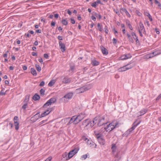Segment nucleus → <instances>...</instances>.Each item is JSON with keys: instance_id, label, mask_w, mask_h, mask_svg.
Masks as SVG:
<instances>
[{"instance_id": "7", "label": "nucleus", "mask_w": 161, "mask_h": 161, "mask_svg": "<svg viewBox=\"0 0 161 161\" xmlns=\"http://www.w3.org/2000/svg\"><path fill=\"white\" fill-rule=\"evenodd\" d=\"M132 67V66L129 65V64H127L123 67L119 68L118 70L119 72H124L131 69Z\"/></svg>"}, {"instance_id": "4", "label": "nucleus", "mask_w": 161, "mask_h": 161, "mask_svg": "<svg viewBox=\"0 0 161 161\" xmlns=\"http://www.w3.org/2000/svg\"><path fill=\"white\" fill-rule=\"evenodd\" d=\"M86 116L85 114L83 113H81L77 116H74L75 124L79 123L86 117Z\"/></svg>"}, {"instance_id": "23", "label": "nucleus", "mask_w": 161, "mask_h": 161, "mask_svg": "<svg viewBox=\"0 0 161 161\" xmlns=\"http://www.w3.org/2000/svg\"><path fill=\"white\" fill-rule=\"evenodd\" d=\"M62 157L64 160H67L70 158H69L68 154L67 153H63L62 155Z\"/></svg>"}, {"instance_id": "51", "label": "nucleus", "mask_w": 161, "mask_h": 161, "mask_svg": "<svg viewBox=\"0 0 161 161\" xmlns=\"http://www.w3.org/2000/svg\"><path fill=\"white\" fill-rule=\"evenodd\" d=\"M128 26L129 27V28L131 30H133V28L131 24H129L128 25Z\"/></svg>"}, {"instance_id": "16", "label": "nucleus", "mask_w": 161, "mask_h": 161, "mask_svg": "<svg viewBox=\"0 0 161 161\" xmlns=\"http://www.w3.org/2000/svg\"><path fill=\"white\" fill-rule=\"evenodd\" d=\"M96 121L95 120V118L94 119V120L93 121H90V120L89 119V122H88V128L92 127L93 126L94 124H96Z\"/></svg>"}, {"instance_id": "53", "label": "nucleus", "mask_w": 161, "mask_h": 161, "mask_svg": "<svg viewBox=\"0 0 161 161\" xmlns=\"http://www.w3.org/2000/svg\"><path fill=\"white\" fill-rule=\"evenodd\" d=\"M45 84V82L44 81H42L39 84L40 86H43Z\"/></svg>"}, {"instance_id": "36", "label": "nucleus", "mask_w": 161, "mask_h": 161, "mask_svg": "<svg viewBox=\"0 0 161 161\" xmlns=\"http://www.w3.org/2000/svg\"><path fill=\"white\" fill-rule=\"evenodd\" d=\"M95 15L96 16L97 18H98L99 19H101L102 17L100 14H97L96 13H95Z\"/></svg>"}, {"instance_id": "31", "label": "nucleus", "mask_w": 161, "mask_h": 161, "mask_svg": "<svg viewBox=\"0 0 161 161\" xmlns=\"http://www.w3.org/2000/svg\"><path fill=\"white\" fill-rule=\"evenodd\" d=\"M55 80H51L48 84V85L49 86H52L55 83Z\"/></svg>"}, {"instance_id": "52", "label": "nucleus", "mask_w": 161, "mask_h": 161, "mask_svg": "<svg viewBox=\"0 0 161 161\" xmlns=\"http://www.w3.org/2000/svg\"><path fill=\"white\" fill-rule=\"evenodd\" d=\"M138 31V32L139 33L140 36L141 37H142L143 36L142 33H145V32H142V31Z\"/></svg>"}, {"instance_id": "35", "label": "nucleus", "mask_w": 161, "mask_h": 161, "mask_svg": "<svg viewBox=\"0 0 161 161\" xmlns=\"http://www.w3.org/2000/svg\"><path fill=\"white\" fill-rule=\"evenodd\" d=\"M132 131L133 130H132L130 128L126 132L125 134V135H127V136H128L130 134Z\"/></svg>"}, {"instance_id": "22", "label": "nucleus", "mask_w": 161, "mask_h": 161, "mask_svg": "<svg viewBox=\"0 0 161 161\" xmlns=\"http://www.w3.org/2000/svg\"><path fill=\"white\" fill-rule=\"evenodd\" d=\"M89 122V119H86L84 120L82 122V125L85 127L88 128Z\"/></svg>"}, {"instance_id": "15", "label": "nucleus", "mask_w": 161, "mask_h": 161, "mask_svg": "<svg viewBox=\"0 0 161 161\" xmlns=\"http://www.w3.org/2000/svg\"><path fill=\"white\" fill-rule=\"evenodd\" d=\"M151 54L152 57L155 56L157 55H159L161 54V53H159V49H156L154 50V51L150 53Z\"/></svg>"}, {"instance_id": "21", "label": "nucleus", "mask_w": 161, "mask_h": 161, "mask_svg": "<svg viewBox=\"0 0 161 161\" xmlns=\"http://www.w3.org/2000/svg\"><path fill=\"white\" fill-rule=\"evenodd\" d=\"M40 96L37 93H36L32 97V99L35 101L39 100L40 99Z\"/></svg>"}, {"instance_id": "40", "label": "nucleus", "mask_w": 161, "mask_h": 161, "mask_svg": "<svg viewBox=\"0 0 161 161\" xmlns=\"http://www.w3.org/2000/svg\"><path fill=\"white\" fill-rule=\"evenodd\" d=\"M63 24L64 25H67L68 24L67 21L65 19H63L62 21Z\"/></svg>"}, {"instance_id": "61", "label": "nucleus", "mask_w": 161, "mask_h": 161, "mask_svg": "<svg viewBox=\"0 0 161 161\" xmlns=\"http://www.w3.org/2000/svg\"><path fill=\"white\" fill-rule=\"evenodd\" d=\"M108 30L107 28V26H106L105 28V32L106 33L108 34Z\"/></svg>"}, {"instance_id": "29", "label": "nucleus", "mask_w": 161, "mask_h": 161, "mask_svg": "<svg viewBox=\"0 0 161 161\" xmlns=\"http://www.w3.org/2000/svg\"><path fill=\"white\" fill-rule=\"evenodd\" d=\"M15 129L16 130H18L19 129V123L18 122H14Z\"/></svg>"}, {"instance_id": "58", "label": "nucleus", "mask_w": 161, "mask_h": 161, "mask_svg": "<svg viewBox=\"0 0 161 161\" xmlns=\"http://www.w3.org/2000/svg\"><path fill=\"white\" fill-rule=\"evenodd\" d=\"M47 120H42V121H41L40 123H39V124L40 125H42V124L45 123V122H47Z\"/></svg>"}, {"instance_id": "50", "label": "nucleus", "mask_w": 161, "mask_h": 161, "mask_svg": "<svg viewBox=\"0 0 161 161\" xmlns=\"http://www.w3.org/2000/svg\"><path fill=\"white\" fill-rule=\"evenodd\" d=\"M125 13L126 14V15L128 17H129V18H130V17L131 16H130V14L129 13V12H128L127 11Z\"/></svg>"}, {"instance_id": "19", "label": "nucleus", "mask_w": 161, "mask_h": 161, "mask_svg": "<svg viewBox=\"0 0 161 161\" xmlns=\"http://www.w3.org/2000/svg\"><path fill=\"white\" fill-rule=\"evenodd\" d=\"M73 94L72 93H69L65 95L64 97V98L66 99L69 100L73 96Z\"/></svg>"}, {"instance_id": "55", "label": "nucleus", "mask_w": 161, "mask_h": 161, "mask_svg": "<svg viewBox=\"0 0 161 161\" xmlns=\"http://www.w3.org/2000/svg\"><path fill=\"white\" fill-rule=\"evenodd\" d=\"M5 94H6L5 92H4V91L3 90H2L1 91V92H0L1 95H4Z\"/></svg>"}, {"instance_id": "30", "label": "nucleus", "mask_w": 161, "mask_h": 161, "mask_svg": "<svg viewBox=\"0 0 161 161\" xmlns=\"http://www.w3.org/2000/svg\"><path fill=\"white\" fill-rule=\"evenodd\" d=\"M144 58L148 59L152 58V57L151 54L150 53L147 54L144 56Z\"/></svg>"}, {"instance_id": "10", "label": "nucleus", "mask_w": 161, "mask_h": 161, "mask_svg": "<svg viewBox=\"0 0 161 161\" xmlns=\"http://www.w3.org/2000/svg\"><path fill=\"white\" fill-rule=\"evenodd\" d=\"M95 135L97 136V137L98 139L99 142L102 145H104V140L103 139H102L101 136V134L99 133H96L95 131Z\"/></svg>"}, {"instance_id": "44", "label": "nucleus", "mask_w": 161, "mask_h": 161, "mask_svg": "<svg viewBox=\"0 0 161 161\" xmlns=\"http://www.w3.org/2000/svg\"><path fill=\"white\" fill-rule=\"evenodd\" d=\"M82 139L83 140L86 141L87 142V141H88V140H89L88 138H87V137L85 136H83L82 137Z\"/></svg>"}, {"instance_id": "13", "label": "nucleus", "mask_w": 161, "mask_h": 161, "mask_svg": "<svg viewBox=\"0 0 161 161\" xmlns=\"http://www.w3.org/2000/svg\"><path fill=\"white\" fill-rule=\"evenodd\" d=\"M86 142L87 144L92 147L96 148V145L91 140H88Z\"/></svg>"}, {"instance_id": "11", "label": "nucleus", "mask_w": 161, "mask_h": 161, "mask_svg": "<svg viewBox=\"0 0 161 161\" xmlns=\"http://www.w3.org/2000/svg\"><path fill=\"white\" fill-rule=\"evenodd\" d=\"M132 57L130 53H128L126 54H124L122 55L119 58V59L121 60H124L130 58Z\"/></svg>"}, {"instance_id": "64", "label": "nucleus", "mask_w": 161, "mask_h": 161, "mask_svg": "<svg viewBox=\"0 0 161 161\" xmlns=\"http://www.w3.org/2000/svg\"><path fill=\"white\" fill-rule=\"evenodd\" d=\"M97 4H103L101 3V2L99 0H97L96 1Z\"/></svg>"}, {"instance_id": "49", "label": "nucleus", "mask_w": 161, "mask_h": 161, "mask_svg": "<svg viewBox=\"0 0 161 161\" xmlns=\"http://www.w3.org/2000/svg\"><path fill=\"white\" fill-rule=\"evenodd\" d=\"M52 159V157H49L45 161H51Z\"/></svg>"}, {"instance_id": "3", "label": "nucleus", "mask_w": 161, "mask_h": 161, "mask_svg": "<svg viewBox=\"0 0 161 161\" xmlns=\"http://www.w3.org/2000/svg\"><path fill=\"white\" fill-rule=\"evenodd\" d=\"M95 120L96 121V123L98 126H101L104 125V126L108 122L105 120L104 117H97L95 118Z\"/></svg>"}, {"instance_id": "12", "label": "nucleus", "mask_w": 161, "mask_h": 161, "mask_svg": "<svg viewBox=\"0 0 161 161\" xmlns=\"http://www.w3.org/2000/svg\"><path fill=\"white\" fill-rule=\"evenodd\" d=\"M139 25V27L137 28L138 31L145 32V30L144 26L142 22H140Z\"/></svg>"}, {"instance_id": "1", "label": "nucleus", "mask_w": 161, "mask_h": 161, "mask_svg": "<svg viewBox=\"0 0 161 161\" xmlns=\"http://www.w3.org/2000/svg\"><path fill=\"white\" fill-rule=\"evenodd\" d=\"M119 123L116 121H114L112 123L106 124L104 126V129L107 132H110L114 129L119 127Z\"/></svg>"}, {"instance_id": "63", "label": "nucleus", "mask_w": 161, "mask_h": 161, "mask_svg": "<svg viewBox=\"0 0 161 161\" xmlns=\"http://www.w3.org/2000/svg\"><path fill=\"white\" fill-rule=\"evenodd\" d=\"M71 23L73 24H74L75 23V20L74 19H71Z\"/></svg>"}, {"instance_id": "26", "label": "nucleus", "mask_w": 161, "mask_h": 161, "mask_svg": "<svg viewBox=\"0 0 161 161\" xmlns=\"http://www.w3.org/2000/svg\"><path fill=\"white\" fill-rule=\"evenodd\" d=\"M31 74L34 76H36L37 74L36 70L33 68H31Z\"/></svg>"}, {"instance_id": "42", "label": "nucleus", "mask_w": 161, "mask_h": 161, "mask_svg": "<svg viewBox=\"0 0 161 161\" xmlns=\"http://www.w3.org/2000/svg\"><path fill=\"white\" fill-rule=\"evenodd\" d=\"M97 3L96 2H94L93 3H92L91 5L92 7L94 8H96L97 7Z\"/></svg>"}, {"instance_id": "25", "label": "nucleus", "mask_w": 161, "mask_h": 161, "mask_svg": "<svg viewBox=\"0 0 161 161\" xmlns=\"http://www.w3.org/2000/svg\"><path fill=\"white\" fill-rule=\"evenodd\" d=\"M92 64L94 66H96L99 64V62L96 60H93L92 61Z\"/></svg>"}, {"instance_id": "38", "label": "nucleus", "mask_w": 161, "mask_h": 161, "mask_svg": "<svg viewBox=\"0 0 161 161\" xmlns=\"http://www.w3.org/2000/svg\"><path fill=\"white\" fill-rule=\"evenodd\" d=\"M97 27H98L99 30L100 31H102V27L101 26L100 24L98 23L97 24Z\"/></svg>"}, {"instance_id": "18", "label": "nucleus", "mask_w": 161, "mask_h": 161, "mask_svg": "<svg viewBox=\"0 0 161 161\" xmlns=\"http://www.w3.org/2000/svg\"><path fill=\"white\" fill-rule=\"evenodd\" d=\"M101 49L102 53L103 55H107L108 54V52L107 49L103 46H101Z\"/></svg>"}, {"instance_id": "59", "label": "nucleus", "mask_w": 161, "mask_h": 161, "mask_svg": "<svg viewBox=\"0 0 161 161\" xmlns=\"http://www.w3.org/2000/svg\"><path fill=\"white\" fill-rule=\"evenodd\" d=\"M38 61H39L42 64L43 63V60H42V58H40L39 59H38Z\"/></svg>"}, {"instance_id": "6", "label": "nucleus", "mask_w": 161, "mask_h": 161, "mask_svg": "<svg viewBox=\"0 0 161 161\" xmlns=\"http://www.w3.org/2000/svg\"><path fill=\"white\" fill-rule=\"evenodd\" d=\"M56 101L55 98H52L48 100L47 102L44 105L43 107L44 108H47L48 106L51 105L54 103Z\"/></svg>"}, {"instance_id": "2", "label": "nucleus", "mask_w": 161, "mask_h": 161, "mask_svg": "<svg viewBox=\"0 0 161 161\" xmlns=\"http://www.w3.org/2000/svg\"><path fill=\"white\" fill-rule=\"evenodd\" d=\"M51 111V108H48L46 111L42 113L40 116L38 115V113L36 114L31 118L32 120H33L34 122H35L39 118L43 117L47 115L50 113Z\"/></svg>"}, {"instance_id": "24", "label": "nucleus", "mask_w": 161, "mask_h": 161, "mask_svg": "<svg viewBox=\"0 0 161 161\" xmlns=\"http://www.w3.org/2000/svg\"><path fill=\"white\" fill-rule=\"evenodd\" d=\"M136 121H135L133 123L132 127H131V128H130V129L133 130H134L136 127L140 124V122L138 123L137 124L136 123Z\"/></svg>"}, {"instance_id": "47", "label": "nucleus", "mask_w": 161, "mask_h": 161, "mask_svg": "<svg viewBox=\"0 0 161 161\" xmlns=\"http://www.w3.org/2000/svg\"><path fill=\"white\" fill-rule=\"evenodd\" d=\"M144 14L145 15L147 16L148 17L149 16L151 15L149 14V13L147 12H144Z\"/></svg>"}, {"instance_id": "27", "label": "nucleus", "mask_w": 161, "mask_h": 161, "mask_svg": "<svg viewBox=\"0 0 161 161\" xmlns=\"http://www.w3.org/2000/svg\"><path fill=\"white\" fill-rule=\"evenodd\" d=\"M127 36L128 37V38L129 39V41L131 42H134V40L133 38L131 37V36L130 34H129L128 33H127Z\"/></svg>"}, {"instance_id": "8", "label": "nucleus", "mask_w": 161, "mask_h": 161, "mask_svg": "<svg viewBox=\"0 0 161 161\" xmlns=\"http://www.w3.org/2000/svg\"><path fill=\"white\" fill-rule=\"evenodd\" d=\"M78 151V149L75 148L70 151L68 153V158H71L75 154L77 153Z\"/></svg>"}, {"instance_id": "46", "label": "nucleus", "mask_w": 161, "mask_h": 161, "mask_svg": "<svg viewBox=\"0 0 161 161\" xmlns=\"http://www.w3.org/2000/svg\"><path fill=\"white\" fill-rule=\"evenodd\" d=\"M133 38L136 40V42L138 43L139 42L138 37L137 36L135 37H133Z\"/></svg>"}, {"instance_id": "28", "label": "nucleus", "mask_w": 161, "mask_h": 161, "mask_svg": "<svg viewBox=\"0 0 161 161\" xmlns=\"http://www.w3.org/2000/svg\"><path fill=\"white\" fill-rule=\"evenodd\" d=\"M75 117L74 116H73L70 119L68 123V125H70L71 124H72V123H74V124H75V122L74 121V118Z\"/></svg>"}, {"instance_id": "14", "label": "nucleus", "mask_w": 161, "mask_h": 161, "mask_svg": "<svg viewBox=\"0 0 161 161\" xmlns=\"http://www.w3.org/2000/svg\"><path fill=\"white\" fill-rule=\"evenodd\" d=\"M71 82V78L67 77H64L63 79L62 82L65 84H69Z\"/></svg>"}, {"instance_id": "48", "label": "nucleus", "mask_w": 161, "mask_h": 161, "mask_svg": "<svg viewBox=\"0 0 161 161\" xmlns=\"http://www.w3.org/2000/svg\"><path fill=\"white\" fill-rule=\"evenodd\" d=\"M14 122H18V118L17 116H15L14 117Z\"/></svg>"}, {"instance_id": "56", "label": "nucleus", "mask_w": 161, "mask_h": 161, "mask_svg": "<svg viewBox=\"0 0 161 161\" xmlns=\"http://www.w3.org/2000/svg\"><path fill=\"white\" fill-rule=\"evenodd\" d=\"M131 34L132 36H133V37H136L137 36L136 35V33L134 32H132L131 33Z\"/></svg>"}, {"instance_id": "39", "label": "nucleus", "mask_w": 161, "mask_h": 161, "mask_svg": "<svg viewBox=\"0 0 161 161\" xmlns=\"http://www.w3.org/2000/svg\"><path fill=\"white\" fill-rule=\"evenodd\" d=\"M27 106V103H25L22 106V108L24 109V110H25L26 109V108Z\"/></svg>"}, {"instance_id": "57", "label": "nucleus", "mask_w": 161, "mask_h": 161, "mask_svg": "<svg viewBox=\"0 0 161 161\" xmlns=\"http://www.w3.org/2000/svg\"><path fill=\"white\" fill-rule=\"evenodd\" d=\"M161 98V93L157 97L156 100H158Z\"/></svg>"}, {"instance_id": "60", "label": "nucleus", "mask_w": 161, "mask_h": 161, "mask_svg": "<svg viewBox=\"0 0 161 161\" xmlns=\"http://www.w3.org/2000/svg\"><path fill=\"white\" fill-rule=\"evenodd\" d=\"M91 19L95 21L96 20V17L94 16H91Z\"/></svg>"}, {"instance_id": "37", "label": "nucleus", "mask_w": 161, "mask_h": 161, "mask_svg": "<svg viewBox=\"0 0 161 161\" xmlns=\"http://www.w3.org/2000/svg\"><path fill=\"white\" fill-rule=\"evenodd\" d=\"M45 91L43 89H41L40 90V93L41 95L43 96L45 94Z\"/></svg>"}, {"instance_id": "9", "label": "nucleus", "mask_w": 161, "mask_h": 161, "mask_svg": "<svg viewBox=\"0 0 161 161\" xmlns=\"http://www.w3.org/2000/svg\"><path fill=\"white\" fill-rule=\"evenodd\" d=\"M88 89H89L87 88L86 87L83 86L76 89L75 92L77 93H80L83 92Z\"/></svg>"}, {"instance_id": "41", "label": "nucleus", "mask_w": 161, "mask_h": 161, "mask_svg": "<svg viewBox=\"0 0 161 161\" xmlns=\"http://www.w3.org/2000/svg\"><path fill=\"white\" fill-rule=\"evenodd\" d=\"M155 4L158 5V7L161 9V4L160 3V2H159L157 0L155 2Z\"/></svg>"}, {"instance_id": "62", "label": "nucleus", "mask_w": 161, "mask_h": 161, "mask_svg": "<svg viewBox=\"0 0 161 161\" xmlns=\"http://www.w3.org/2000/svg\"><path fill=\"white\" fill-rule=\"evenodd\" d=\"M113 42L114 44H116L117 43V40L115 38L113 39Z\"/></svg>"}, {"instance_id": "17", "label": "nucleus", "mask_w": 161, "mask_h": 161, "mask_svg": "<svg viewBox=\"0 0 161 161\" xmlns=\"http://www.w3.org/2000/svg\"><path fill=\"white\" fill-rule=\"evenodd\" d=\"M59 45L61 49H62V51L64 52L65 50V46L64 44L61 41H60L59 42Z\"/></svg>"}, {"instance_id": "33", "label": "nucleus", "mask_w": 161, "mask_h": 161, "mask_svg": "<svg viewBox=\"0 0 161 161\" xmlns=\"http://www.w3.org/2000/svg\"><path fill=\"white\" fill-rule=\"evenodd\" d=\"M35 66L37 71L38 72H40L41 70V67L39 65L36 64Z\"/></svg>"}, {"instance_id": "54", "label": "nucleus", "mask_w": 161, "mask_h": 161, "mask_svg": "<svg viewBox=\"0 0 161 161\" xmlns=\"http://www.w3.org/2000/svg\"><path fill=\"white\" fill-rule=\"evenodd\" d=\"M48 55L47 54H46V53H45L44 54V57L46 58V59H47L48 58Z\"/></svg>"}, {"instance_id": "45", "label": "nucleus", "mask_w": 161, "mask_h": 161, "mask_svg": "<svg viewBox=\"0 0 161 161\" xmlns=\"http://www.w3.org/2000/svg\"><path fill=\"white\" fill-rule=\"evenodd\" d=\"M127 11V10L125 8H121L120 9V11L121 13L122 12L125 13Z\"/></svg>"}, {"instance_id": "34", "label": "nucleus", "mask_w": 161, "mask_h": 161, "mask_svg": "<svg viewBox=\"0 0 161 161\" xmlns=\"http://www.w3.org/2000/svg\"><path fill=\"white\" fill-rule=\"evenodd\" d=\"M29 97L30 96L28 95L25 96V99L24 100L25 102L27 103L28 102L29 100Z\"/></svg>"}, {"instance_id": "32", "label": "nucleus", "mask_w": 161, "mask_h": 161, "mask_svg": "<svg viewBox=\"0 0 161 161\" xmlns=\"http://www.w3.org/2000/svg\"><path fill=\"white\" fill-rule=\"evenodd\" d=\"M88 155L87 154H85L82 155L81 158L80 159L83 160L86 159Z\"/></svg>"}, {"instance_id": "43", "label": "nucleus", "mask_w": 161, "mask_h": 161, "mask_svg": "<svg viewBox=\"0 0 161 161\" xmlns=\"http://www.w3.org/2000/svg\"><path fill=\"white\" fill-rule=\"evenodd\" d=\"M136 13L139 16H141L142 15V13L138 10H136Z\"/></svg>"}, {"instance_id": "20", "label": "nucleus", "mask_w": 161, "mask_h": 161, "mask_svg": "<svg viewBox=\"0 0 161 161\" xmlns=\"http://www.w3.org/2000/svg\"><path fill=\"white\" fill-rule=\"evenodd\" d=\"M147 112V110L146 109H143L141 110L140 111L138 112L137 113L138 115L139 116H142L144 114H145Z\"/></svg>"}, {"instance_id": "5", "label": "nucleus", "mask_w": 161, "mask_h": 161, "mask_svg": "<svg viewBox=\"0 0 161 161\" xmlns=\"http://www.w3.org/2000/svg\"><path fill=\"white\" fill-rule=\"evenodd\" d=\"M111 149L112 150V153L114 155L115 157L117 158L118 160H119L120 158V157H119L118 155V153H117V149L115 144H112Z\"/></svg>"}]
</instances>
